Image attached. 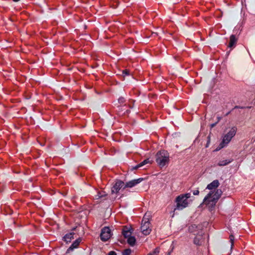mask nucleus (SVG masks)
<instances>
[{"label": "nucleus", "mask_w": 255, "mask_h": 255, "mask_svg": "<svg viewBox=\"0 0 255 255\" xmlns=\"http://www.w3.org/2000/svg\"><path fill=\"white\" fill-rule=\"evenodd\" d=\"M233 159H226L220 161L218 165L220 166H225L232 162Z\"/></svg>", "instance_id": "obj_15"}, {"label": "nucleus", "mask_w": 255, "mask_h": 255, "mask_svg": "<svg viewBox=\"0 0 255 255\" xmlns=\"http://www.w3.org/2000/svg\"><path fill=\"white\" fill-rule=\"evenodd\" d=\"M193 194L194 195H198L199 194V191L198 190H196L193 191Z\"/></svg>", "instance_id": "obj_23"}, {"label": "nucleus", "mask_w": 255, "mask_h": 255, "mask_svg": "<svg viewBox=\"0 0 255 255\" xmlns=\"http://www.w3.org/2000/svg\"><path fill=\"white\" fill-rule=\"evenodd\" d=\"M176 202L177 203L176 209L178 210H182L188 205V201L183 196H177L176 198Z\"/></svg>", "instance_id": "obj_5"}, {"label": "nucleus", "mask_w": 255, "mask_h": 255, "mask_svg": "<svg viewBox=\"0 0 255 255\" xmlns=\"http://www.w3.org/2000/svg\"><path fill=\"white\" fill-rule=\"evenodd\" d=\"M218 121L220 120V118H218Z\"/></svg>", "instance_id": "obj_33"}, {"label": "nucleus", "mask_w": 255, "mask_h": 255, "mask_svg": "<svg viewBox=\"0 0 255 255\" xmlns=\"http://www.w3.org/2000/svg\"><path fill=\"white\" fill-rule=\"evenodd\" d=\"M159 252V249L156 248L152 253L148 254V255H158Z\"/></svg>", "instance_id": "obj_19"}, {"label": "nucleus", "mask_w": 255, "mask_h": 255, "mask_svg": "<svg viewBox=\"0 0 255 255\" xmlns=\"http://www.w3.org/2000/svg\"><path fill=\"white\" fill-rule=\"evenodd\" d=\"M171 252H172V251H170V252H169V253H168L167 255H170V253H171Z\"/></svg>", "instance_id": "obj_29"}, {"label": "nucleus", "mask_w": 255, "mask_h": 255, "mask_svg": "<svg viewBox=\"0 0 255 255\" xmlns=\"http://www.w3.org/2000/svg\"><path fill=\"white\" fill-rule=\"evenodd\" d=\"M131 232L130 229L127 227H124L123 229L122 234L125 238H127L130 236Z\"/></svg>", "instance_id": "obj_12"}, {"label": "nucleus", "mask_w": 255, "mask_h": 255, "mask_svg": "<svg viewBox=\"0 0 255 255\" xmlns=\"http://www.w3.org/2000/svg\"><path fill=\"white\" fill-rule=\"evenodd\" d=\"M156 161L160 167H163L169 162V154L165 150H160L156 154Z\"/></svg>", "instance_id": "obj_2"}, {"label": "nucleus", "mask_w": 255, "mask_h": 255, "mask_svg": "<svg viewBox=\"0 0 255 255\" xmlns=\"http://www.w3.org/2000/svg\"><path fill=\"white\" fill-rule=\"evenodd\" d=\"M194 243L195 244H198V241H196V239H195V240H194Z\"/></svg>", "instance_id": "obj_26"}, {"label": "nucleus", "mask_w": 255, "mask_h": 255, "mask_svg": "<svg viewBox=\"0 0 255 255\" xmlns=\"http://www.w3.org/2000/svg\"><path fill=\"white\" fill-rule=\"evenodd\" d=\"M123 74L126 75H129V71L126 69L125 70L123 71Z\"/></svg>", "instance_id": "obj_24"}, {"label": "nucleus", "mask_w": 255, "mask_h": 255, "mask_svg": "<svg viewBox=\"0 0 255 255\" xmlns=\"http://www.w3.org/2000/svg\"><path fill=\"white\" fill-rule=\"evenodd\" d=\"M239 108V107H238V106H236V107H235V108Z\"/></svg>", "instance_id": "obj_32"}, {"label": "nucleus", "mask_w": 255, "mask_h": 255, "mask_svg": "<svg viewBox=\"0 0 255 255\" xmlns=\"http://www.w3.org/2000/svg\"><path fill=\"white\" fill-rule=\"evenodd\" d=\"M118 101H119V102L121 104L124 103L125 102V100L124 97H120L118 99Z\"/></svg>", "instance_id": "obj_22"}, {"label": "nucleus", "mask_w": 255, "mask_h": 255, "mask_svg": "<svg viewBox=\"0 0 255 255\" xmlns=\"http://www.w3.org/2000/svg\"><path fill=\"white\" fill-rule=\"evenodd\" d=\"M143 179L142 178H139L137 179H134L129 182H128L126 183V184H125L124 188H131L132 187H134L136 184L141 182L143 180Z\"/></svg>", "instance_id": "obj_8"}, {"label": "nucleus", "mask_w": 255, "mask_h": 255, "mask_svg": "<svg viewBox=\"0 0 255 255\" xmlns=\"http://www.w3.org/2000/svg\"><path fill=\"white\" fill-rule=\"evenodd\" d=\"M131 253V251L130 249H127L125 250L123 252V255H129Z\"/></svg>", "instance_id": "obj_18"}, {"label": "nucleus", "mask_w": 255, "mask_h": 255, "mask_svg": "<svg viewBox=\"0 0 255 255\" xmlns=\"http://www.w3.org/2000/svg\"><path fill=\"white\" fill-rule=\"evenodd\" d=\"M237 42V38L236 37L235 35H232L230 38V42L229 44V47L231 48L234 46Z\"/></svg>", "instance_id": "obj_13"}, {"label": "nucleus", "mask_w": 255, "mask_h": 255, "mask_svg": "<svg viewBox=\"0 0 255 255\" xmlns=\"http://www.w3.org/2000/svg\"><path fill=\"white\" fill-rule=\"evenodd\" d=\"M81 241V239L79 238L75 241L71 246L68 249L67 252H69L71 251H73L74 249L78 248L80 242Z\"/></svg>", "instance_id": "obj_11"}, {"label": "nucleus", "mask_w": 255, "mask_h": 255, "mask_svg": "<svg viewBox=\"0 0 255 255\" xmlns=\"http://www.w3.org/2000/svg\"><path fill=\"white\" fill-rule=\"evenodd\" d=\"M236 132L237 128L236 127H233L230 131L224 136L222 142L220 143L219 146L217 148L216 150H219L226 146L235 135Z\"/></svg>", "instance_id": "obj_3"}, {"label": "nucleus", "mask_w": 255, "mask_h": 255, "mask_svg": "<svg viewBox=\"0 0 255 255\" xmlns=\"http://www.w3.org/2000/svg\"><path fill=\"white\" fill-rule=\"evenodd\" d=\"M140 229L141 232L144 235H149L151 231L149 216L147 215V213L144 215L142 218Z\"/></svg>", "instance_id": "obj_4"}, {"label": "nucleus", "mask_w": 255, "mask_h": 255, "mask_svg": "<svg viewBox=\"0 0 255 255\" xmlns=\"http://www.w3.org/2000/svg\"><path fill=\"white\" fill-rule=\"evenodd\" d=\"M219 185L220 183L219 181L218 180H215L207 185L206 189L212 190L214 189L217 188Z\"/></svg>", "instance_id": "obj_9"}, {"label": "nucleus", "mask_w": 255, "mask_h": 255, "mask_svg": "<svg viewBox=\"0 0 255 255\" xmlns=\"http://www.w3.org/2000/svg\"><path fill=\"white\" fill-rule=\"evenodd\" d=\"M191 227L193 228V226H192ZM189 230H191V227H189Z\"/></svg>", "instance_id": "obj_31"}, {"label": "nucleus", "mask_w": 255, "mask_h": 255, "mask_svg": "<svg viewBox=\"0 0 255 255\" xmlns=\"http://www.w3.org/2000/svg\"><path fill=\"white\" fill-rule=\"evenodd\" d=\"M111 237V230L109 227H105L102 229L100 237L102 241H108Z\"/></svg>", "instance_id": "obj_6"}, {"label": "nucleus", "mask_w": 255, "mask_h": 255, "mask_svg": "<svg viewBox=\"0 0 255 255\" xmlns=\"http://www.w3.org/2000/svg\"><path fill=\"white\" fill-rule=\"evenodd\" d=\"M108 255H117V254L114 251H111L108 254Z\"/></svg>", "instance_id": "obj_25"}, {"label": "nucleus", "mask_w": 255, "mask_h": 255, "mask_svg": "<svg viewBox=\"0 0 255 255\" xmlns=\"http://www.w3.org/2000/svg\"><path fill=\"white\" fill-rule=\"evenodd\" d=\"M180 196L184 197V198H186V200H187V199L191 197V194L188 193H186L185 194L180 195Z\"/></svg>", "instance_id": "obj_20"}, {"label": "nucleus", "mask_w": 255, "mask_h": 255, "mask_svg": "<svg viewBox=\"0 0 255 255\" xmlns=\"http://www.w3.org/2000/svg\"><path fill=\"white\" fill-rule=\"evenodd\" d=\"M73 233H70L69 234H67L65 235V236L63 237L64 240L67 242H70L72 239H73Z\"/></svg>", "instance_id": "obj_14"}, {"label": "nucleus", "mask_w": 255, "mask_h": 255, "mask_svg": "<svg viewBox=\"0 0 255 255\" xmlns=\"http://www.w3.org/2000/svg\"><path fill=\"white\" fill-rule=\"evenodd\" d=\"M222 193L221 190L219 189L214 191H211L204 198L203 203L208 205L210 207L213 208L221 197Z\"/></svg>", "instance_id": "obj_1"}, {"label": "nucleus", "mask_w": 255, "mask_h": 255, "mask_svg": "<svg viewBox=\"0 0 255 255\" xmlns=\"http://www.w3.org/2000/svg\"><path fill=\"white\" fill-rule=\"evenodd\" d=\"M230 113V112H229L226 114V116H228Z\"/></svg>", "instance_id": "obj_28"}, {"label": "nucleus", "mask_w": 255, "mask_h": 255, "mask_svg": "<svg viewBox=\"0 0 255 255\" xmlns=\"http://www.w3.org/2000/svg\"><path fill=\"white\" fill-rule=\"evenodd\" d=\"M230 241L232 244V246L233 245V243H234V237L233 235H231L230 236Z\"/></svg>", "instance_id": "obj_21"}, {"label": "nucleus", "mask_w": 255, "mask_h": 255, "mask_svg": "<svg viewBox=\"0 0 255 255\" xmlns=\"http://www.w3.org/2000/svg\"><path fill=\"white\" fill-rule=\"evenodd\" d=\"M215 124H213V125H212V127H214V126H215Z\"/></svg>", "instance_id": "obj_30"}, {"label": "nucleus", "mask_w": 255, "mask_h": 255, "mask_svg": "<svg viewBox=\"0 0 255 255\" xmlns=\"http://www.w3.org/2000/svg\"><path fill=\"white\" fill-rule=\"evenodd\" d=\"M107 196V194L105 193L104 191H101L98 193V194L95 196L96 199H99L105 197Z\"/></svg>", "instance_id": "obj_17"}, {"label": "nucleus", "mask_w": 255, "mask_h": 255, "mask_svg": "<svg viewBox=\"0 0 255 255\" xmlns=\"http://www.w3.org/2000/svg\"><path fill=\"white\" fill-rule=\"evenodd\" d=\"M209 141H208V143H207L206 145V147H207L208 146V144L209 143Z\"/></svg>", "instance_id": "obj_27"}, {"label": "nucleus", "mask_w": 255, "mask_h": 255, "mask_svg": "<svg viewBox=\"0 0 255 255\" xmlns=\"http://www.w3.org/2000/svg\"><path fill=\"white\" fill-rule=\"evenodd\" d=\"M147 163H149V164L151 163V161L148 158L144 160L143 161H142L140 163L138 164L136 166L132 167L131 169L132 170H136L138 168L143 166L144 165H145Z\"/></svg>", "instance_id": "obj_10"}, {"label": "nucleus", "mask_w": 255, "mask_h": 255, "mask_svg": "<svg viewBox=\"0 0 255 255\" xmlns=\"http://www.w3.org/2000/svg\"><path fill=\"white\" fill-rule=\"evenodd\" d=\"M128 243L131 246H133L135 243V239L134 237L130 236L128 238Z\"/></svg>", "instance_id": "obj_16"}, {"label": "nucleus", "mask_w": 255, "mask_h": 255, "mask_svg": "<svg viewBox=\"0 0 255 255\" xmlns=\"http://www.w3.org/2000/svg\"><path fill=\"white\" fill-rule=\"evenodd\" d=\"M125 183L121 180H118L113 186L112 192L113 193H118L122 188L125 189Z\"/></svg>", "instance_id": "obj_7"}]
</instances>
